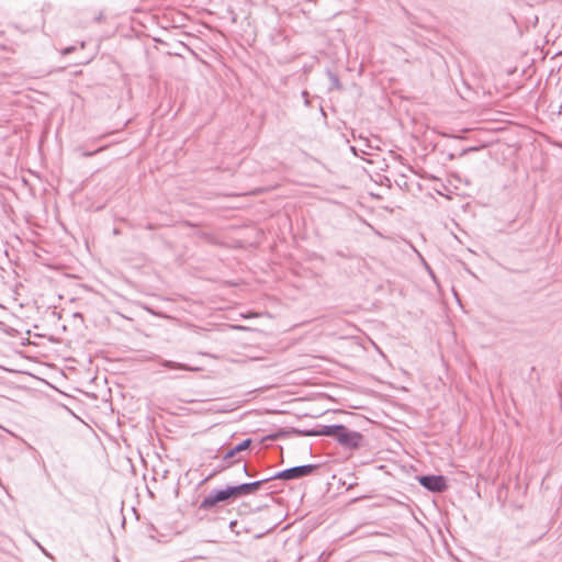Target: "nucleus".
<instances>
[{
  "label": "nucleus",
  "mask_w": 562,
  "mask_h": 562,
  "mask_svg": "<svg viewBox=\"0 0 562 562\" xmlns=\"http://www.w3.org/2000/svg\"><path fill=\"white\" fill-rule=\"evenodd\" d=\"M311 436H327L335 438L342 447L355 449L362 441V435L358 431L348 429L344 425L322 426L321 429L308 432Z\"/></svg>",
  "instance_id": "nucleus-1"
},
{
  "label": "nucleus",
  "mask_w": 562,
  "mask_h": 562,
  "mask_svg": "<svg viewBox=\"0 0 562 562\" xmlns=\"http://www.w3.org/2000/svg\"><path fill=\"white\" fill-rule=\"evenodd\" d=\"M231 497H237L234 486L224 490L211 492L200 504V508L207 510L220 502H225Z\"/></svg>",
  "instance_id": "nucleus-2"
},
{
  "label": "nucleus",
  "mask_w": 562,
  "mask_h": 562,
  "mask_svg": "<svg viewBox=\"0 0 562 562\" xmlns=\"http://www.w3.org/2000/svg\"><path fill=\"white\" fill-rule=\"evenodd\" d=\"M315 469H316V465H314V464L293 467V468L285 469L281 472L276 473L274 475L271 476V479H273V480H276V479H281V480L299 479V477L310 475Z\"/></svg>",
  "instance_id": "nucleus-3"
},
{
  "label": "nucleus",
  "mask_w": 562,
  "mask_h": 562,
  "mask_svg": "<svg viewBox=\"0 0 562 562\" xmlns=\"http://www.w3.org/2000/svg\"><path fill=\"white\" fill-rule=\"evenodd\" d=\"M418 481L422 486L430 492L440 493L447 488L446 480L441 475H424Z\"/></svg>",
  "instance_id": "nucleus-4"
},
{
  "label": "nucleus",
  "mask_w": 562,
  "mask_h": 562,
  "mask_svg": "<svg viewBox=\"0 0 562 562\" xmlns=\"http://www.w3.org/2000/svg\"><path fill=\"white\" fill-rule=\"evenodd\" d=\"M272 480L271 477H267L260 481L251 482V483H243L240 485L234 486L237 497L241 495H249L259 490V487L265 483Z\"/></svg>",
  "instance_id": "nucleus-5"
},
{
  "label": "nucleus",
  "mask_w": 562,
  "mask_h": 562,
  "mask_svg": "<svg viewBox=\"0 0 562 562\" xmlns=\"http://www.w3.org/2000/svg\"><path fill=\"white\" fill-rule=\"evenodd\" d=\"M251 443V439H245L243 440L240 443H238L237 446H235L234 448H231L229 450H227L224 456H223V460L224 461H227V460H231L232 458H234L237 453L241 452V451H245L249 448Z\"/></svg>",
  "instance_id": "nucleus-6"
},
{
  "label": "nucleus",
  "mask_w": 562,
  "mask_h": 562,
  "mask_svg": "<svg viewBox=\"0 0 562 562\" xmlns=\"http://www.w3.org/2000/svg\"><path fill=\"white\" fill-rule=\"evenodd\" d=\"M160 364L166 368H170V369H180V370H190V371L195 370L194 368L188 367V366L179 363V362L170 361V360H164L160 362Z\"/></svg>",
  "instance_id": "nucleus-7"
},
{
  "label": "nucleus",
  "mask_w": 562,
  "mask_h": 562,
  "mask_svg": "<svg viewBox=\"0 0 562 562\" xmlns=\"http://www.w3.org/2000/svg\"><path fill=\"white\" fill-rule=\"evenodd\" d=\"M328 78L330 80V89H337V90L341 89L339 78L337 77V75L328 71Z\"/></svg>",
  "instance_id": "nucleus-8"
},
{
  "label": "nucleus",
  "mask_w": 562,
  "mask_h": 562,
  "mask_svg": "<svg viewBox=\"0 0 562 562\" xmlns=\"http://www.w3.org/2000/svg\"><path fill=\"white\" fill-rule=\"evenodd\" d=\"M103 149H104V147H100V148L95 149L94 151H87V153H83L82 155L86 156V157H90V156H93L94 154H97V153H99V151H101Z\"/></svg>",
  "instance_id": "nucleus-9"
},
{
  "label": "nucleus",
  "mask_w": 562,
  "mask_h": 562,
  "mask_svg": "<svg viewBox=\"0 0 562 562\" xmlns=\"http://www.w3.org/2000/svg\"><path fill=\"white\" fill-rule=\"evenodd\" d=\"M74 50V47H67L66 49L63 50V54H69Z\"/></svg>",
  "instance_id": "nucleus-10"
},
{
  "label": "nucleus",
  "mask_w": 562,
  "mask_h": 562,
  "mask_svg": "<svg viewBox=\"0 0 562 562\" xmlns=\"http://www.w3.org/2000/svg\"><path fill=\"white\" fill-rule=\"evenodd\" d=\"M243 470H244V472L247 474V470H248V469H247V465H244V467H243Z\"/></svg>",
  "instance_id": "nucleus-11"
}]
</instances>
